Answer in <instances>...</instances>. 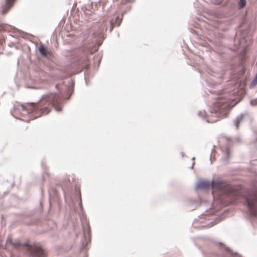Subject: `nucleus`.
Wrapping results in <instances>:
<instances>
[{"mask_svg": "<svg viewBox=\"0 0 257 257\" xmlns=\"http://www.w3.org/2000/svg\"><path fill=\"white\" fill-rule=\"evenodd\" d=\"M6 245L7 246L11 245L13 248L18 249L25 248L30 253L31 255L35 257L46 256V252L41 247L36 245H30L27 243L23 244L20 243L19 241L17 240L13 241L12 238L10 236L8 237L7 238Z\"/></svg>", "mask_w": 257, "mask_h": 257, "instance_id": "obj_4", "label": "nucleus"}, {"mask_svg": "<svg viewBox=\"0 0 257 257\" xmlns=\"http://www.w3.org/2000/svg\"><path fill=\"white\" fill-rule=\"evenodd\" d=\"M3 40L2 39H0V45H2L3 43Z\"/></svg>", "mask_w": 257, "mask_h": 257, "instance_id": "obj_16", "label": "nucleus"}, {"mask_svg": "<svg viewBox=\"0 0 257 257\" xmlns=\"http://www.w3.org/2000/svg\"><path fill=\"white\" fill-rule=\"evenodd\" d=\"M250 103L252 106L257 105V99H253L250 101Z\"/></svg>", "mask_w": 257, "mask_h": 257, "instance_id": "obj_15", "label": "nucleus"}, {"mask_svg": "<svg viewBox=\"0 0 257 257\" xmlns=\"http://www.w3.org/2000/svg\"><path fill=\"white\" fill-rule=\"evenodd\" d=\"M39 51L42 55L44 56H47V51L43 45H41L40 46V47H39Z\"/></svg>", "mask_w": 257, "mask_h": 257, "instance_id": "obj_10", "label": "nucleus"}, {"mask_svg": "<svg viewBox=\"0 0 257 257\" xmlns=\"http://www.w3.org/2000/svg\"><path fill=\"white\" fill-rule=\"evenodd\" d=\"M91 46H87V45H84L81 48V50L85 53L86 55L85 59L86 61H88V55L94 53L93 49L91 48Z\"/></svg>", "mask_w": 257, "mask_h": 257, "instance_id": "obj_7", "label": "nucleus"}, {"mask_svg": "<svg viewBox=\"0 0 257 257\" xmlns=\"http://www.w3.org/2000/svg\"><path fill=\"white\" fill-rule=\"evenodd\" d=\"M122 21V19L120 18L119 16H116L115 20H112L110 22L112 26V29L116 26H119Z\"/></svg>", "mask_w": 257, "mask_h": 257, "instance_id": "obj_9", "label": "nucleus"}, {"mask_svg": "<svg viewBox=\"0 0 257 257\" xmlns=\"http://www.w3.org/2000/svg\"><path fill=\"white\" fill-rule=\"evenodd\" d=\"M235 105L233 101L229 98L218 97L213 105L212 113H214L220 117H226L230 109Z\"/></svg>", "mask_w": 257, "mask_h": 257, "instance_id": "obj_3", "label": "nucleus"}, {"mask_svg": "<svg viewBox=\"0 0 257 257\" xmlns=\"http://www.w3.org/2000/svg\"><path fill=\"white\" fill-rule=\"evenodd\" d=\"M213 197H218L221 199L222 196H225L228 203H236L242 198L241 191L221 181H213L211 184Z\"/></svg>", "mask_w": 257, "mask_h": 257, "instance_id": "obj_2", "label": "nucleus"}, {"mask_svg": "<svg viewBox=\"0 0 257 257\" xmlns=\"http://www.w3.org/2000/svg\"><path fill=\"white\" fill-rule=\"evenodd\" d=\"M120 5H124L127 2H133L134 0H117Z\"/></svg>", "mask_w": 257, "mask_h": 257, "instance_id": "obj_13", "label": "nucleus"}, {"mask_svg": "<svg viewBox=\"0 0 257 257\" xmlns=\"http://www.w3.org/2000/svg\"><path fill=\"white\" fill-rule=\"evenodd\" d=\"M60 101L59 95L56 93H48L44 95L37 103H28L20 106V110L23 115H29L32 119L47 115L52 107L57 105Z\"/></svg>", "mask_w": 257, "mask_h": 257, "instance_id": "obj_1", "label": "nucleus"}, {"mask_svg": "<svg viewBox=\"0 0 257 257\" xmlns=\"http://www.w3.org/2000/svg\"><path fill=\"white\" fill-rule=\"evenodd\" d=\"M15 0H6V4L3 9V14L6 13L10 8L12 6Z\"/></svg>", "mask_w": 257, "mask_h": 257, "instance_id": "obj_8", "label": "nucleus"}, {"mask_svg": "<svg viewBox=\"0 0 257 257\" xmlns=\"http://www.w3.org/2000/svg\"><path fill=\"white\" fill-rule=\"evenodd\" d=\"M210 186V184L207 182H200L197 187L199 188H207Z\"/></svg>", "mask_w": 257, "mask_h": 257, "instance_id": "obj_11", "label": "nucleus"}, {"mask_svg": "<svg viewBox=\"0 0 257 257\" xmlns=\"http://www.w3.org/2000/svg\"><path fill=\"white\" fill-rule=\"evenodd\" d=\"M257 84V77L256 76L254 80L252 81L251 86L254 87Z\"/></svg>", "mask_w": 257, "mask_h": 257, "instance_id": "obj_14", "label": "nucleus"}, {"mask_svg": "<svg viewBox=\"0 0 257 257\" xmlns=\"http://www.w3.org/2000/svg\"><path fill=\"white\" fill-rule=\"evenodd\" d=\"M108 19L107 18H104L101 23L102 24L100 26L99 32L95 33V34L97 36H101L104 31H106L107 30V25H108Z\"/></svg>", "mask_w": 257, "mask_h": 257, "instance_id": "obj_6", "label": "nucleus"}, {"mask_svg": "<svg viewBox=\"0 0 257 257\" xmlns=\"http://www.w3.org/2000/svg\"><path fill=\"white\" fill-rule=\"evenodd\" d=\"M248 211L252 216H257V191H252L244 196Z\"/></svg>", "mask_w": 257, "mask_h": 257, "instance_id": "obj_5", "label": "nucleus"}, {"mask_svg": "<svg viewBox=\"0 0 257 257\" xmlns=\"http://www.w3.org/2000/svg\"><path fill=\"white\" fill-rule=\"evenodd\" d=\"M246 0H240L239 2V6L240 8H242L246 5Z\"/></svg>", "mask_w": 257, "mask_h": 257, "instance_id": "obj_12", "label": "nucleus"}]
</instances>
